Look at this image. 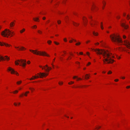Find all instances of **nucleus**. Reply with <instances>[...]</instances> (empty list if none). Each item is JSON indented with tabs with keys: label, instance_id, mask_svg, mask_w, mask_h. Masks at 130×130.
Returning a JSON list of instances; mask_svg holds the SVG:
<instances>
[{
	"label": "nucleus",
	"instance_id": "f257e3e1",
	"mask_svg": "<svg viewBox=\"0 0 130 130\" xmlns=\"http://www.w3.org/2000/svg\"><path fill=\"white\" fill-rule=\"evenodd\" d=\"M94 50L98 55H102L104 58L103 60L104 63H112L113 62L114 60L113 58H114V56L109 51L99 49H96Z\"/></svg>",
	"mask_w": 130,
	"mask_h": 130
},
{
	"label": "nucleus",
	"instance_id": "f03ea898",
	"mask_svg": "<svg viewBox=\"0 0 130 130\" xmlns=\"http://www.w3.org/2000/svg\"><path fill=\"white\" fill-rule=\"evenodd\" d=\"M1 35L3 37L8 38L13 37L15 35V33L14 31L6 28L1 32Z\"/></svg>",
	"mask_w": 130,
	"mask_h": 130
},
{
	"label": "nucleus",
	"instance_id": "7ed1b4c3",
	"mask_svg": "<svg viewBox=\"0 0 130 130\" xmlns=\"http://www.w3.org/2000/svg\"><path fill=\"white\" fill-rule=\"evenodd\" d=\"M110 37L112 42L118 45H121L123 43L122 39L119 35L113 34L111 35Z\"/></svg>",
	"mask_w": 130,
	"mask_h": 130
},
{
	"label": "nucleus",
	"instance_id": "20e7f679",
	"mask_svg": "<svg viewBox=\"0 0 130 130\" xmlns=\"http://www.w3.org/2000/svg\"><path fill=\"white\" fill-rule=\"evenodd\" d=\"M48 73L44 72H39L35 74V75L32 76V77L29 79L30 80H32L38 79L39 78H43L46 77L48 75Z\"/></svg>",
	"mask_w": 130,
	"mask_h": 130
},
{
	"label": "nucleus",
	"instance_id": "39448f33",
	"mask_svg": "<svg viewBox=\"0 0 130 130\" xmlns=\"http://www.w3.org/2000/svg\"><path fill=\"white\" fill-rule=\"evenodd\" d=\"M30 52L36 55H39L40 56H46L48 57H50V56L47 54V53L44 51H38L37 50H34L31 49H29Z\"/></svg>",
	"mask_w": 130,
	"mask_h": 130
},
{
	"label": "nucleus",
	"instance_id": "423d86ee",
	"mask_svg": "<svg viewBox=\"0 0 130 130\" xmlns=\"http://www.w3.org/2000/svg\"><path fill=\"white\" fill-rule=\"evenodd\" d=\"M89 19H91L90 22V24L92 27H94L96 24L98 23L97 21L95 20H93L92 19V17L91 16H90L89 17Z\"/></svg>",
	"mask_w": 130,
	"mask_h": 130
},
{
	"label": "nucleus",
	"instance_id": "0eeeda50",
	"mask_svg": "<svg viewBox=\"0 0 130 130\" xmlns=\"http://www.w3.org/2000/svg\"><path fill=\"white\" fill-rule=\"evenodd\" d=\"M52 69V68L51 67H48L47 65L43 66L42 70H44L46 72H49Z\"/></svg>",
	"mask_w": 130,
	"mask_h": 130
},
{
	"label": "nucleus",
	"instance_id": "6e6552de",
	"mask_svg": "<svg viewBox=\"0 0 130 130\" xmlns=\"http://www.w3.org/2000/svg\"><path fill=\"white\" fill-rule=\"evenodd\" d=\"M124 44L130 50V41L127 40H125L124 42Z\"/></svg>",
	"mask_w": 130,
	"mask_h": 130
},
{
	"label": "nucleus",
	"instance_id": "1a4fd4ad",
	"mask_svg": "<svg viewBox=\"0 0 130 130\" xmlns=\"http://www.w3.org/2000/svg\"><path fill=\"white\" fill-rule=\"evenodd\" d=\"M15 48L17 49V50L19 51H24L26 50V48L23 46H21L20 47L19 46H14Z\"/></svg>",
	"mask_w": 130,
	"mask_h": 130
},
{
	"label": "nucleus",
	"instance_id": "9d476101",
	"mask_svg": "<svg viewBox=\"0 0 130 130\" xmlns=\"http://www.w3.org/2000/svg\"><path fill=\"white\" fill-rule=\"evenodd\" d=\"M25 60H17L16 61H15V63L16 65H18L19 64H20L21 63H22L23 62H25Z\"/></svg>",
	"mask_w": 130,
	"mask_h": 130
},
{
	"label": "nucleus",
	"instance_id": "9b49d317",
	"mask_svg": "<svg viewBox=\"0 0 130 130\" xmlns=\"http://www.w3.org/2000/svg\"><path fill=\"white\" fill-rule=\"evenodd\" d=\"M7 71L8 72L10 71L11 73V74H14L15 73L14 70L10 67H8L7 69Z\"/></svg>",
	"mask_w": 130,
	"mask_h": 130
},
{
	"label": "nucleus",
	"instance_id": "f8f14e48",
	"mask_svg": "<svg viewBox=\"0 0 130 130\" xmlns=\"http://www.w3.org/2000/svg\"><path fill=\"white\" fill-rule=\"evenodd\" d=\"M98 9V8L96 5L93 4L91 8V10L93 11H96Z\"/></svg>",
	"mask_w": 130,
	"mask_h": 130
},
{
	"label": "nucleus",
	"instance_id": "ddd939ff",
	"mask_svg": "<svg viewBox=\"0 0 130 130\" xmlns=\"http://www.w3.org/2000/svg\"><path fill=\"white\" fill-rule=\"evenodd\" d=\"M121 25L122 27L124 28L125 29H127L129 27V25H126L125 23H122L121 24Z\"/></svg>",
	"mask_w": 130,
	"mask_h": 130
},
{
	"label": "nucleus",
	"instance_id": "4468645a",
	"mask_svg": "<svg viewBox=\"0 0 130 130\" xmlns=\"http://www.w3.org/2000/svg\"><path fill=\"white\" fill-rule=\"evenodd\" d=\"M83 20L84 26H86L88 21L87 18L85 17L84 16L83 18Z\"/></svg>",
	"mask_w": 130,
	"mask_h": 130
},
{
	"label": "nucleus",
	"instance_id": "2eb2a0df",
	"mask_svg": "<svg viewBox=\"0 0 130 130\" xmlns=\"http://www.w3.org/2000/svg\"><path fill=\"white\" fill-rule=\"evenodd\" d=\"M15 25V23L14 22H12L10 23L9 25V28L12 29L14 26Z\"/></svg>",
	"mask_w": 130,
	"mask_h": 130
},
{
	"label": "nucleus",
	"instance_id": "dca6fc26",
	"mask_svg": "<svg viewBox=\"0 0 130 130\" xmlns=\"http://www.w3.org/2000/svg\"><path fill=\"white\" fill-rule=\"evenodd\" d=\"M73 79H76V80L77 81L80 80H82V78H80L78 77V76H73Z\"/></svg>",
	"mask_w": 130,
	"mask_h": 130
},
{
	"label": "nucleus",
	"instance_id": "f3484780",
	"mask_svg": "<svg viewBox=\"0 0 130 130\" xmlns=\"http://www.w3.org/2000/svg\"><path fill=\"white\" fill-rule=\"evenodd\" d=\"M117 50L119 51H126L124 50V48L123 47H119L117 48Z\"/></svg>",
	"mask_w": 130,
	"mask_h": 130
},
{
	"label": "nucleus",
	"instance_id": "a211bd4d",
	"mask_svg": "<svg viewBox=\"0 0 130 130\" xmlns=\"http://www.w3.org/2000/svg\"><path fill=\"white\" fill-rule=\"evenodd\" d=\"M88 86L81 85L75 87L76 88H85L86 86Z\"/></svg>",
	"mask_w": 130,
	"mask_h": 130
},
{
	"label": "nucleus",
	"instance_id": "6ab92c4d",
	"mask_svg": "<svg viewBox=\"0 0 130 130\" xmlns=\"http://www.w3.org/2000/svg\"><path fill=\"white\" fill-rule=\"evenodd\" d=\"M33 20L35 22H39V18L38 17L34 18Z\"/></svg>",
	"mask_w": 130,
	"mask_h": 130
},
{
	"label": "nucleus",
	"instance_id": "aec40b11",
	"mask_svg": "<svg viewBox=\"0 0 130 130\" xmlns=\"http://www.w3.org/2000/svg\"><path fill=\"white\" fill-rule=\"evenodd\" d=\"M26 61L25 60V62H24L22 63H21L20 64V66H21L23 67H25L26 65Z\"/></svg>",
	"mask_w": 130,
	"mask_h": 130
},
{
	"label": "nucleus",
	"instance_id": "412c9836",
	"mask_svg": "<svg viewBox=\"0 0 130 130\" xmlns=\"http://www.w3.org/2000/svg\"><path fill=\"white\" fill-rule=\"evenodd\" d=\"M102 3L103 4L102 8L103 9H104L105 6L106 5V2L105 1H102Z\"/></svg>",
	"mask_w": 130,
	"mask_h": 130
},
{
	"label": "nucleus",
	"instance_id": "4be33fe9",
	"mask_svg": "<svg viewBox=\"0 0 130 130\" xmlns=\"http://www.w3.org/2000/svg\"><path fill=\"white\" fill-rule=\"evenodd\" d=\"M29 89L31 93L33 92L35 90V89L33 87H30Z\"/></svg>",
	"mask_w": 130,
	"mask_h": 130
},
{
	"label": "nucleus",
	"instance_id": "5701e85b",
	"mask_svg": "<svg viewBox=\"0 0 130 130\" xmlns=\"http://www.w3.org/2000/svg\"><path fill=\"white\" fill-rule=\"evenodd\" d=\"M37 32L38 34L39 35H42L43 34L42 31V30L40 29L37 30Z\"/></svg>",
	"mask_w": 130,
	"mask_h": 130
},
{
	"label": "nucleus",
	"instance_id": "b1692460",
	"mask_svg": "<svg viewBox=\"0 0 130 130\" xmlns=\"http://www.w3.org/2000/svg\"><path fill=\"white\" fill-rule=\"evenodd\" d=\"M90 75L89 74H87L85 76V78L86 79H88L89 78Z\"/></svg>",
	"mask_w": 130,
	"mask_h": 130
},
{
	"label": "nucleus",
	"instance_id": "393cba45",
	"mask_svg": "<svg viewBox=\"0 0 130 130\" xmlns=\"http://www.w3.org/2000/svg\"><path fill=\"white\" fill-rule=\"evenodd\" d=\"M93 35L95 36H98L99 35V33L97 32H95V31H93Z\"/></svg>",
	"mask_w": 130,
	"mask_h": 130
},
{
	"label": "nucleus",
	"instance_id": "a878e982",
	"mask_svg": "<svg viewBox=\"0 0 130 130\" xmlns=\"http://www.w3.org/2000/svg\"><path fill=\"white\" fill-rule=\"evenodd\" d=\"M29 93V91H26L24 93V96H27L28 95V94Z\"/></svg>",
	"mask_w": 130,
	"mask_h": 130
},
{
	"label": "nucleus",
	"instance_id": "bb28decb",
	"mask_svg": "<svg viewBox=\"0 0 130 130\" xmlns=\"http://www.w3.org/2000/svg\"><path fill=\"white\" fill-rule=\"evenodd\" d=\"M4 45H5L6 47H9L10 46H11V45L10 44H8L7 43H4Z\"/></svg>",
	"mask_w": 130,
	"mask_h": 130
},
{
	"label": "nucleus",
	"instance_id": "cd10ccee",
	"mask_svg": "<svg viewBox=\"0 0 130 130\" xmlns=\"http://www.w3.org/2000/svg\"><path fill=\"white\" fill-rule=\"evenodd\" d=\"M58 84L60 86H62L63 84V82L62 81H60L59 82Z\"/></svg>",
	"mask_w": 130,
	"mask_h": 130
},
{
	"label": "nucleus",
	"instance_id": "c85d7f7f",
	"mask_svg": "<svg viewBox=\"0 0 130 130\" xmlns=\"http://www.w3.org/2000/svg\"><path fill=\"white\" fill-rule=\"evenodd\" d=\"M73 25L75 26H77L79 25V24L77 23L74 22H73Z\"/></svg>",
	"mask_w": 130,
	"mask_h": 130
},
{
	"label": "nucleus",
	"instance_id": "c756f323",
	"mask_svg": "<svg viewBox=\"0 0 130 130\" xmlns=\"http://www.w3.org/2000/svg\"><path fill=\"white\" fill-rule=\"evenodd\" d=\"M100 27L102 30H103L104 29V27L103 26V22H101V23Z\"/></svg>",
	"mask_w": 130,
	"mask_h": 130
},
{
	"label": "nucleus",
	"instance_id": "7c9ffc66",
	"mask_svg": "<svg viewBox=\"0 0 130 130\" xmlns=\"http://www.w3.org/2000/svg\"><path fill=\"white\" fill-rule=\"evenodd\" d=\"M101 127V126H95V129L96 130H98L100 129Z\"/></svg>",
	"mask_w": 130,
	"mask_h": 130
},
{
	"label": "nucleus",
	"instance_id": "2f4dec72",
	"mask_svg": "<svg viewBox=\"0 0 130 130\" xmlns=\"http://www.w3.org/2000/svg\"><path fill=\"white\" fill-rule=\"evenodd\" d=\"M25 30V28H23L22 29L20 30V32L21 34H22L24 32Z\"/></svg>",
	"mask_w": 130,
	"mask_h": 130
},
{
	"label": "nucleus",
	"instance_id": "473e14b6",
	"mask_svg": "<svg viewBox=\"0 0 130 130\" xmlns=\"http://www.w3.org/2000/svg\"><path fill=\"white\" fill-rule=\"evenodd\" d=\"M126 18L127 20H129L130 19V15L129 14H127V15Z\"/></svg>",
	"mask_w": 130,
	"mask_h": 130
},
{
	"label": "nucleus",
	"instance_id": "72a5a7b5",
	"mask_svg": "<svg viewBox=\"0 0 130 130\" xmlns=\"http://www.w3.org/2000/svg\"><path fill=\"white\" fill-rule=\"evenodd\" d=\"M22 83V81L21 80H20L18 81L16 83L18 85H20Z\"/></svg>",
	"mask_w": 130,
	"mask_h": 130
},
{
	"label": "nucleus",
	"instance_id": "f704fd0d",
	"mask_svg": "<svg viewBox=\"0 0 130 130\" xmlns=\"http://www.w3.org/2000/svg\"><path fill=\"white\" fill-rule=\"evenodd\" d=\"M47 43L48 44L50 45L52 43V41L51 40H49L47 41Z\"/></svg>",
	"mask_w": 130,
	"mask_h": 130
},
{
	"label": "nucleus",
	"instance_id": "c9c22d12",
	"mask_svg": "<svg viewBox=\"0 0 130 130\" xmlns=\"http://www.w3.org/2000/svg\"><path fill=\"white\" fill-rule=\"evenodd\" d=\"M4 60V58L3 56H0V62Z\"/></svg>",
	"mask_w": 130,
	"mask_h": 130
},
{
	"label": "nucleus",
	"instance_id": "e433bc0d",
	"mask_svg": "<svg viewBox=\"0 0 130 130\" xmlns=\"http://www.w3.org/2000/svg\"><path fill=\"white\" fill-rule=\"evenodd\" d=\"M31 28L33 29H36L37 28V26L36 25H35L31 27Z\"/></svg>",
	"mask_w": 130,
	"mask_h": 130
},
{
	"label": "nucleus",
	"instance_id": "4c0bfd02",
	"mask_svg": "<svg viewBox=\"0 0 130 130\" xmlns=\"http://www.w3.org/2000/svg\"><path fill=\"white\" fill-rule=\"evenodd\" d=\"M18 92H19V91L18 90H16L15 91H13L12 92V93L14 94H16L17 93H18Z\"/></svg>",
	"mask_w": 130,
	"mask_h": 130
},
{
	"label": "nucleus",
	"instance_id": "58836bf2",
	"mask_svg": "<svg viewBox=\"0 0 130 130\" xmlns=\"http://www.w3.org/2000/svg\"><path fill=\"white\" fill-rule=\"evenodd\" d=\"M74 83V82L71 81L68 83V84L69 85H71Z\"/></svg>",
	"mask_w": 130,
	"mask_h": 130
},
{
	"label": "nucleus",
	"instance_id": "ea45409f",
	"mask_svg": "<svg viewBox=\"0 0 130 130\" xmlns=\"http://www.w3.org/2000/svg\"><path fill=\"white\" fill-rule=\"evenodd\" d=\"M4 43H5V42H0V45L1 46H2L4 45Z\"/></svg>",
	"mask_w": 130,
	"mask_h": 130
},
{
	"label": "nucleus",
	"instance_id": "a19ab883",
	"mask_svg": "<svg viewBox=\"0 0 130 130\" xmlns=\"http://www.w3.org/2000/svg\"><path fill=\"white\" fill-rule=\"evenodd\" d=\"M24 95V93H22L19 96V97L20 98H22L23 97Z\"/></svg>",
	"mask_w": 130,
	"mask_h": 130
},
{
	"label": "nucleus",
	"instance_id": "79ce46f5",
	"mask_svg": "<svg viewBox=\"0 0 130 130\" xmlns=\"http://www.w3.org/2000/svg\"><path fill=\"white\" fill-rule=\"evenodd\" d=\"M61 23V20H58L57 21V23L59 25Z\"/></svg>",
	"mask_w": 130,
	"mask_h": 130
},
{
	"label": "nucleus",
	"instance_id": "37998d69",
	"mask_svg": "<svg viewBox=\"0 0 130 130\" xmlns=\"http://www.w3.org/2000/svg\"><path fill=\"white\" fill-rule=\"evenodd\" d=\"M69 19V17L68 16H66L65 18V20L66 22H67Z\"/></svg>",
	"mask_w": 130,
	"mask_h": 130
},
{
	"label": "nucleus",
	"instance_id": "c03bdc74",
	"mask_svg": "<svg viewBox=\"0 0 130 130\" xmlns=\"http://www.w3.org/2000/svg\"><path fill=\"white\" fill-rule=\"evenodd\" d=\"M80 44H81L80 42H78L76 43L75 44V45H77V46L79 45Z\"/></svg>",
	"mask_w": 130,
	"mask_h": 130
},
{
	"label": "nucleus",
	"instance_id": "a18cd8bd",
	"mask_svg": "<svg viewBox=\"0 0 130 130\" xmlns=\"http://www.w3.org/2000/svg\"><path fill=\"white\" fill-rule=\"evenodd\" d=\"M91 64V63L90 62H89L88 63L86 64L87 66H88Z\"/></svg>",
	"mask_w": 130,
	"mask_h": 130
},
{
	"label": "nucleus",
	"instance_id": "49530a36",
	"mask_svg": "<svg viewBox=\"0 0 130 130\" xmlns=\"http://www.w3.org/2000/svg\"><path fill=\"white\" fill-rule=\"evenodd\" d=\"M112 72L111 71H109L107 73L108 74H112Z\"/></svg>",
	"mask_w": 130,
	"mask_h": 130
},
{
	"label": "nucleus",
	"instance_id": "de8ad7c7",
	"mask_svg": "<svg viewBox=\"0 0 130 130\" xmlns=\"http://www.w3.org/2000/svg\"><path fill=\"white\" fill-rule=\"evenodd\" d=\"M54 43L56 45H58L59 44V43L58 42H57L56 41H54Z\"/></svg>",
	"mask_w": 130,
	"mask_h": 130
},
{
	"label": "nucleus",
	"instance_id": "09e8293b",
	"mask_svg": "<svg viewBox=\"0 0 130 130\" xmlns=\"http://www.w3.org/2000/svg\"><path fill=\"white\" fill-rule=\"evenodd\" d=\"M5 57L6 58V59H7L8 60H9L10 59L9 57H8L7 56H5Z\"/></svg>",
	"mask_w": 130,
	"mask_h": 130
},
{
	"label": "nucleus",
	"instance_id": "8fccbe9b",
	"mask_svg": "<svg viewBox=\"0 0 130 130\" xmlns=\"http://www.w3.org/2000/svg\"><path fill=\"white\" fill-rule=\"evenodd\" d=\"M72 59V57L70 56H69L68 58L67 59V60H71Z\"/></svg>",
	"mask_w": 130,
	"mask_h": 130
},
{
	"label": "nucleus",
	"instance_id": "3c124183",
	"mask_svg": "<svg viewBox=\"0 0 130 130\" xmlns=\"http://www.w3.org/2000/svg\"><path fill=\"white\" fill-rule=\"evenodd\" d=\"M75 63L76 64H78L79 66L80 65V62L78 61H77Z\"/></svg>",
	"mask_w": 130,
	"mask_h": 130
},
{
	"label": "nucleus",
	"instance_id": "603ef678",
	"mask_svg": "<svg viewBox=\"0 0 130 130\" xmlns=\"http://www.w3.org/2000/svg\"><path fill=\"white\" fill-rule=\"evenodd\" d=\"M63 41L64 42H66L67 41V39L66 38H64L63 39Z\"/></svg>",
	"mask_w": 130,
	"mask_h": 130
},
{
	"label": "nucleus",
	"instance_id": "864d4df0",
	"mask_svg": "<svg viewBox=\"0 0 130 130\" xmlns=\"http://www.w3.org/2000/svg\"><path fill=\"white\" fill-rule=\"evenodd\" d=\"M120 18V17L119 15H118L116 17V18L118 19H119Z\"/></svg>",
	"mask_w": 130,
	"mask_h": 130
},
{
	"label": "nucleus",
	"instance_id": "5fc2aeb1",
	"mask_svg": "<svg viewBox=\"0 0 130 130\" xmlns=\"http://www.w3.org/2000/svg\"><path fill=\"white\" fill-rule=\"evenodd\" d=\"M86 54H87V55H88L90 58V56H89L90 55L89 53L88 52H87L86 53Z\"/></svg>",
	"mask_w": 130,
	"mask_h": 130
},
{
	"label": "nucleus",
	"instance_id": "6e6d98bb",
	"mask_svg": "<svg viewBox=\"0 0 130 130\" xmlns=\"http://www.w3.org/2000/svg\"><path fill=\"white\" fill-rule=\"evenodd\" d=\"M15 74L17 76H18L19 75V73L17 72L16 71H15Z\"/></svg>",
	"mask_w": 130,
	"mask_h": 130
},
{
	"label": "nucleus",
	"instance_id": "4d7b16f0",
	"mask_svg": "<svg viewBox=\"0 0 130 130\" xmlns=\"http://www.w3.org/2000/svg\"><path fill=\"white\" fill-rule=\"evenodd\" d=\"M30 61L29 60L27 62V63L28 64H30Z\"/></svg>",
	"mask_w": 130,
	"mask_h": 130
},
{
	"label": "nucleus",
	"instance_id": "13d9d810",
	"mask_svg": "<svg viewBox=\"0 0 130 130\" xmlns=\"http://www.w3.org/2000/svg\"><path fill=\"white\" fill-rule=\"evenodd\" d=\"M13 105L14 106H17V104L16 103H15V102L14 103Z\"/></svg>",
	"mask_w": 130,
	"mask_h": 130
},
{
	"label": "nucleus",
	"instance_id": "bf43d9fd",
	"mask_svg": "<svg viewBox=\"0 0 130 130\" xmlns=\"http://www.w3.org/2000/svg\"><path fill=\"white\" fill-rule=\"evenodd\" d=\"M119 80L118 79H115L114 80V81L115 82H118V81Z\"/></svg>",
	"mask_w": 130,
	"mask_h": 130
},
{
	"label": "nucleus",
	"instance_id": "052dcab7",
	"mask_svg": "<svg viewBox=\"0 0 130 130\" xmlns=\"http://www.w3.org/2000/svg\"><path fill=\"white\" fill-rule=\"evenodd\" d=\"M50 22V20H48L47 21H46V24H48Z\"/></svg>",
	"mask_w": 130,
	"mask_h": 130
},
{
	"label": "nucleus",
	"instance_id": "680f3d73",
	"mask_svg": "<svg viewBox=\"0 0 130 130\" xmlns=\"http://www.w3.org/2000/svg\"><path fill=\"white\" fill-rule=\"evenodd\" d=\"M126 89H128L130 88V85L127 86L126 87Z\"/></svg>",
	"mask_w": 130,
	"mask_h": 130
},
{
	"label": "nucleus",
	"instance_id": "e2e57ef3",
	"mask_svg": "<svg viewBox=\"0 0 130 130\" xmlns=\"http://www.w3.org/2000/svg\"><path fill=\"white\" fill-rule=\"evenodd\" d=\"M126 36H125V35H123V38L124 39H125L126 38Z\"/></svg>",
	"mask_w": 130,
	"mask_h": 130
},
{
	"label": "nucleus",
	"instance_id": "0e129e2a",
	"mask_svg": "<svg viewBox=\"0 0 130 130\" xmlns=\"http://www.w3.org/2000/svg\"><path fill=\"white\" fill-rule=\"evenodd\" d=\"M39 67L41 68H42V69L43 68V66H42L41 65H39Z\"/></svg>",
	"mask_w": 130,
	"mask_h": 130
},
{
	"label": "nucleus",
	"instance_id": "69168bd1",
	"mask_svg": "<svg viewBox=\"0 0 130 130\" xmlns=\"http://www.w3.org/2000/svg\"><path fill=\"white\" fill-rule=\"evenodd\" d=\"M99 44V42H97L95 43V45H98Z\"/></svg>",
	"mask_w": 130,
	"mask_h": 130
},
{
	"label": "nucleus",
	"instance_id": "338daca9",
	"mask_svg": "<svg viewBox=\"0 0 130 130\" xmlns=\"http://www.w3.org/2000/svg\"><path fill=\"white\" fill-rule=\"evenodd\" d=\"M90 42V40H88V41H87L86 42V44H88V43H89Z\"/></svg>",
	"mask_w": 130,
	"mask_h": 130
},
{
	"label": "nucleus",
	"instance_id": "774afa93",
	"mask_svg": "<svg viewBox=\"0 0 130 130\" xmlns=\"http://www.w3.org/2000/svg\"><path fill=\"white\" fill-rule=\"evenodd\" d=\"M126 13H124L123 14V15L124 17H125L126 16Z\"/></svg>",
	"mask_w": 130,
	"mask_h": 130
}]
</instances>
